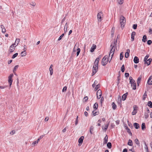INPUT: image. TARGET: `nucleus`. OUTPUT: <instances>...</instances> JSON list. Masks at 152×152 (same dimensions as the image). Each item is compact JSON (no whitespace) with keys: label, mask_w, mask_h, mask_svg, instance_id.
Here are the masks:
<instances>
[{"label":"nucleus","mask_w":152,"mask_h":152,"mask_svg":"<svg viewBox=\"0 0 152 152\" xmlns=\"http://www.w3.org/2000/svg\"><path fill=\"white\" fill-rule=\"evenodd\" d=\"M135 34H136L135 32L134 31H133L132 33L131 36H134L135 35Z\"/></svg>","instance_id":"774afa93"},{"label":"nucleus","mask_w":152,"mask_h":152,"mask_svg":"<svg viewBox=\"0 0 152 152\" xmlns=\"http://www.w3.org/2000/svg\"><path fill=\"white\" fill-rule=\"evenodd\" d=\"M68 28V24L67 23H66L65 24L64 26V32H66L67 31V29Z\"/></svg>","instance_id":"393cba45"},{"label":"nucleus","mask_w":152,"mask_h":152,"mask_svg":"<svg viewBox=\"0 0 152 152\" xmlns=\"http://www.w3.org/2000/svg\"><path fill=\"white\" fill-rule=\"evenodd\" d=\"M108 137L107 135H106L104 140L103 144H106L107 143L108 141Z\"/></svg>","instance_id":"f3484780"},{"label":"nucleus","mask_w":152,"mask_h":152,"mask_svg":"<svg viewBox=\"0 0 152 152\" xmlns=\"http://www.w3.org/2000/svg\"><path fill=\"white\" fill-rule=\"evenodd\" d=\"M120 23L121 24V28H123L126 23V19L123 16L121 15L120 17Z\"/></svg>","instance_id":"7ed1b4c3"},{"label":"nucleus","mask_w":152,"mask_h":152,"mask_svg":"<svg viewBox=\"0 0 152 152\" xmlns=\"http://www.w3.org/2000/svg\"><path fill=\"white\" fill-rule=\"evenodd\" d=\"M100 85L99 84H97L95 88V90H97L100 87Z\"/></svg>","instance_id":"09e8293b"},{"label":"nucleus","mask_w":152,"mask_h":152,"mask_svg":"<svg viewBox=\"0 0 152 152\" xmlns=\"http://www.w3.org/2000/svg\"><path fill=\"white\" fill-rule=\"evenodd\" d=\"M1 28H2V32L4 33L6 32V29L3 25H1L0 26Z\"/></svg>","instance_id":"412c9836"},{"label":"nucleus","mask_w":152,"mask_h":152,"mask_svg":"<svg viewBox=\"0 0 152 152\" xmlns=\"http://www.w3.org/2000/svg\"><path fill=\"white\" fill-rule=\"evenodd\" d=\"M107 146L109 148H111L112 147L111 143L110 142H108L107 144Z\"/></svg>","instance_id":"7c9ffc66"},{"label":"nucleus","mask_w":152,"mask_h":152,"mask_svg":"<svg viewBox=\"0 0 152 152\" xmlns=\"http://www.w3.org/2000/svg\"><path fill=\"white\" fill-rule=\"evenodd\" d=\"M134 61L135 64L138 63L139 62V59L137 57H134Z\"/></svg>","instance_id":"ddd939ff"},{"label":"nucleus","mask_w":152,"mask_h":152,"mask_svg":"<svg viewBox=\"0 0 152 152\" xmlns=\"http://www.w3.org/2000/svg\"><path fill=\"white\" fill-rule=\"evenodd\" d=\"M142 130H144L145 129V124L144 123H142Z\"/></svg>","instance_id":"c756f323"},{"label":"nucleus","mask_w":152,"mask_h":152,"mask_svg":"<svg viewBox=\"0 0 152 152\" xmlns=\"http://www.w3.org/2000/svg\"><path fill=\"white\" fill-rule=\"evenodd\" d=\"M13 76V74H11L8 77V82L10 84V87L12 82V77Z\"/></svg>","instance_id":"39448f33"},{"label":"nucleus","mask_w":152,"mask_h":152,"mask_svg":"<svg viewBox=\"0 0 152 152\" xmlns=\"http://www.w3.org/2000/svg\"><path fill=\"white\" fill-rule=\"evenodd\" d=\"M128 93H126L124 94H123L122 96V99L124 101L126 99L127 97V95Z\"/></svg>","instance_id":"aec40b11"},{"label":"nucleus","mask_w":152,"mask_h":152,"mask_svg":"<svg viewBox=\"0 0 152 152\" xmlns=\"http://www.w3.org/2000/svg\"><path fill=\"white\" fill-rule=\"evenodd\" d=\"M104 100V99L103 97H102L101 98L100 102L101 103H102V102H103Z\"/></svg>","instance_id":"338daca9"},{"label":"nucleus","mask_w":152,"mask_h":152,"mask_svg":"<svg viewBox=\"0 0 152 152\" xmlns=\"http://www.w3.org/2000/svg\"><path fill=\"white\" fill-rule=\"evenodd\" d=\"M137 25L136 24L133 25V29H135L137 28Z\"/></svg>","instance_id":"8fccbe9b"},{"label":"nucleus","mask_w":152,"mask_h":152,"mask_svg":"<svg viewBox=\"0 0 152 152\" xmlns=\"http://www.w3.org/2000/svg\"><path fill=\"white\" fill-rule=\"evenodd\" d=\"M77 47V46L76 45V44L74 48L73 52H75L76 51V50H77V49L76 48Z\"/></svg>","instance_id":"49530a36"},{"label":"nucleus","mask_w":152,"mask_h":152,"mask_svg":"<svg viewBox=\"0 0 152 152\" xmlns=\"http://www.w3.org/2000/svg\"><path fill=\"white\" fill-rule=\"evenodd\" d=\"M13 44H12L10 47V49L9 51V53H11L13 52L15 49L16 46H14Z\"/></svg>","instance_id":"6e6552de"},{"label":"nucleus","mask_w":152,"mask_h":152,"mask_svg":"<svg viewBox=\"0 0 152 152\" xmlns=\"http://www.w3.org/2000/svg\"><path fill=\"white\" fill-rule=\"evenodd\" d=\"M88 99V96H86L84 97V100L85 102H86Z\"/></svg>","instance_id":"6e6d98bb"},{"label":"nucleus","mask_w":152,"mask_h":152,"mask_svg":"<svg viewBox=\"0 0 152 152\" xmlns=\"http://www.w3.org/2000/svg\"><path fill=\"white\" fill-rule=\"evenodd\" d=\"M108 125H109V124H107V125H106L105 126V127L104 128H103V127L102 126V129L103 130H107V127H108Z\"/></svg>","instance_id":"e433bc0d"},{"label":"nucleus","mask_w":152,"mask_h":152,"mask_svg":"<svg viewBox=\"0 0 152 152\" xmlns=\"http://www.w3.org/2000/svg\"><path fill=\"white\" fill-rule=\"evenodd\" d=\"M95 110H94L93 111H92V114H93V115H94V116H95L97 114H96V112H95Z\"/></svg>","instance_id":"864d4df0"},{"label":"nucleus","mask_w":152,"mask_h":152,"mask_svg":"<svg viewBox=\"0 0 152 152\" xmlns=\"http://www.w3.org/2000/svg\"><path fill=\"white\" fill-rule=\"evenodd\" d=\"M131 85V86L132 87V89L133 90H135L136 88V83L135 82V81H133L132 83H130Z\"/></svg>","instance_id":"1a4fd4ad"},{"label":"nucleus","mask_w":152,"mask_h":152,"mask_svg":"<svg viewBox=\"0 0 152 152\" xmlns=\"http://www.w3.org/2000/svg\"><path fill=\"white\" fill-rule=\"evenodd\" d=\"M149 57V56L148 55H146L144 59V61L145 62H146V61L148 60L147 59Z\"/></svg>","instance_id":"c9c22d12"},{"label":"nucleus","mask_w":152,"mask_h":152,"mask_svg":"<svg viewBox=\"0 0 152 152\" xmlns=\"http://www.w3.org/2000/svg\"><path fill=\"white\" fill-rule=\"evenodd\" d=\"M18 65H16L14 67L13 70V72H14L16 71V70L18 69Z\"/></svg>","instance_id":"ea45409f"},{"label":"nucleus","mask_w":152,"mask_h":152,"mask_svg":"<svg viewBox=\"0 0 152 152\" xmlns=\"http://www.w3.org/2000/svg\"><path fill=\"white\" fill-rule=\"evenodd\" d=\"M141 78H142V76H141V75H140L138 78V79H137V84L138 86H139V84L140 83V82L141 81Z\"/></svg>","instance_id":"a211bd4d"},{"label":"nucleus","mask_w":152,"mask_h":152,"mask_svg":"<svg viewBox=\"0 0 152 152\" xmlns=\"http://www.w3.org/2000/svg\"><path fill=\"white\" fill-rule=\"evenodd\" d=\"M18 53H15V54H14L12 56V58H15L16 57H17L18 55Z\"/></svg>","instance_id":"4c0bfd02"},{"label":"nucleus","mask_w":152,"mask_h":152,"mask_svg":"<svg viewBox=\"0 0 152 152\" xmlns=\"http://www.w3.org/2000/svg\"><path fill=\"white\" fill-rule=\"evenodd\" d=\"M136 144L138 146H139L140 145V144L139 141L137 139H136L134 140Z\"/></svg>","instance_id":"b1692460"},{"label":"nucleus","mask_w":152,"mask_h":152,"mask_svg":"<svg viewBox=\"0 0 152 152\" xmlns=\"http://www.w3.org/2000/svg\"><path fill=\"white\" fill-rule=\"evenodd\" d=\"M107 57V56H105L102 58V65L105 66L107 64L108 61V59L106 60V58Z\"/></svg>","instance_id":"20e7f679"},{"label":"nucleus","mask_w":152,"mask_h":152,"mask_svg":"<svg viewBox=\"0 0 152 152\" xmlns=\"http://www.w3.org/2000/svg\"><path fill=\"white\" fill-rule=\"evenodd\" d=\"M129 79L130 80V83H132V82H133V81H134L133 79L132 78V77H129Z\"/></svg>","instance_id":"a18cd8bd"},{"label":"nucleus","mask_w":152,"mask_h":152,"mask_svg":"<svg viewBox=\"0 0 152 152\" xmlns=\"http://www.w3.org/2000/svg\"><path fill=\"white\" fill-rule=\"evenodd\" d=\"M127 144L128 145H129L130 146H132V140L130 139L129 140Z\"/></svg>","instance_id":"bb28decb"},{"label":"nucleus","mask_w":152,"mask_h":152,"mask_svg":"<svg viewBox=\"0 0 152 152\" xmlns=\"http://www.w3.org/2000/svg\"><path fill=\"white\" fill-rule=\"evenodd\" d=\"M84 139V137L83 136H82L79 138L78 140V142L79 143L78 145L79 146L80 145V144H82V143H83Z\"/></svg>","instance_id":"9d476101"},{"label":"nucleus","mask_w":152,"mask_h":152,"mask_svg":"<svg viewBox=\"0 0 152 152\" xmlns=\"http://www.w3.org/2000/svg\"><path fill=\"white\" fill-rule=\"evenodd\" d=\"M118 101L119 103L121 104V100L120 96H118Z\"/></svg>","instance_id":"473e14b6"},{"label":"nucleus","mask_w":152,"mask_h":152,"mask_svg":"<svg viewBox=\"0 0 152 152\" xmlns=\"http://www.w3.org/2000/svg\"><path fill=\"white\" fill-rule=\"evenodd\" d=\"M100 58V57L97 58L94 62V65L93 67L92 76L94 75L97 72L98 63Z\"/></svg>","instance_id":"f257e3e1"},{"label":"nucleus","mask_w":152,"mask_h":152,"mask_svg":"<svg viewBox=\"0 0 152 152\" xmlns=\"http://www.w3.org/2000/svg\"><path fill=\"white\" fill-rule=\"evenodd\" d=\"M148 105L151 108H152V102L151 101H149L148 102Z\"/></svg>","instance_id":"2f4dec72"},{"label":"nucleus","mask_w":152,"mask_h":152,"mask_svg":"<svg viewBox=\"0 0 152 152\" xmlns=\"http://www.w3.org/2000/svg\"><path fill=\"white\" fill-rule=\"evenodd\" d=\"M148 83L149 85H152V76L149 77L148 81Z\"/></svg>","instance_id":"9b49d317"},{"label":"nucleus","mask_w":152,"mask_h":152,"mask_svg":"<svg viewBox=\"0 0 152 152\" xmlns=\"http://www.w3.org/2000/svg\"><path fill=\"white\" fill-rule=\"evenodd\" d=\"M124 0H118V2L120 4H122Z\"/></svg>","instance_id":"79ce46f5"},{"label":"nucleus","mask_w":152,"mask_h":152,"mask_svg":"<svg viewBox=\"0 0 152 152\" xmlns=\"http://www.w3.org/2000/svg\"><path fill=\"white\" fill-rule=\"evenodd\" d=\"M123 52H121L120 53V60H121L123 58Z\"/></svg>","instance_id":"72a5a7b5"},{"label":"nucleus","mask_w":152,"mask_h":152,"mask_svg":"<svg viewBox=\"0 0 152 152\" xmlns=\"http://www.w3.org/2000/svg\"><path fill=\"white\" fill-rule=\"evenodd\" d=\"M145 118H147L148 117V114L145 113Z\"/></svg>","instance_id":"69168bd1"},{"label":"nucleus","mask_w":152,"mask_h":152,"mask_svg":"<svg viewBox=\"0 0 152 152\" xmlns=\"http://www.w3.org/2000/svg\"><path fill=\"white\" fill-rule=\"evenodd\" d=\"M64 36V34H61V35L58 38V40L60 41V40H61V39L62 37Z\"/></svg>","instance_id":"de8ad7c7"},{"label":"nucleus","mask_w":152,"mask_h":152,"mask_svg":"<svg viewBox=\"0 0 152 152\" xmlns=\"http://www.w3.org/2000/svg\"><path fill=\"white\" fill-rule=\"evenodd\" d=\"M94 108L95 109V110L97 109L98 107V104L96 102L95 103L94 105Z\"/></svg>","instance_id":"cd10ccee"},{"label":"nucleus","mask_w":152,"mask_h":152,"mask_svg":"<svg viewBox=\"0 0 152 152\" xmlns=\"http://www.w3.org/2000/svg\"><path fill=\"white\" fill-rule=\"evenodd\" d=\"M142 40L144 42H146V41L147 40L146 36L145 35H144L143 36Z\"/></svg>","instance_id":"a878e982"},{"label":"nucleus","mask_w":152,"mask_h":152,"mask_svg":"<svg viewBox=\"0 0 152 152\" xmlns=\"http://www.w3.org/2000/svg\"><path fill=\"white\" fill-rule=\"evenodd\" d=\"M102 95V92L101 90L100 89L98 90L97 91L96 93L97 99H99L101 98Z\"/></svg>","instance_id":"0eeeda50"},{"label":"nucleus","mask_w":152,"mask_h":152,"mask_svg":"<svg viewBox=\"0 0 152 152\" xmlns=\"http://www.w3.org/2000/svg\"><path fill=\"white\" fill-rule=\"evenodd\" d=\"M102 13L101 12H100L98 13L97 17L99 21L100 22L101 21L102 18Z\"/></svg>","instance_id":"423d86ee"},{"label":"nucleus","mask_w":152,"mask_h":152,"mask_svg":"<svg viewBox=\"0 0 152 152\" xmlns=\"http://www.w3.org/2000/svg\"><path fill=\"white\" fill-rule=\"evenodd\" d=\"M38 143L37 142L35 141L32 143V145L34 146L35 145L37 144Z\"/></svg>","instance_id":"13d9d810"},{"label":"nucleus","mask_w":152,"mask_h":152,"mask_svg":"<svg viewBox=\"0 0 152 152\" xmlns=\"http://www.w3.org/2000/svg\"><path fill=\"white\" fill-rule=\"evenodd\" d=\"M152 43V41L151 40H148L147 41V44L149 45H151Z\"/></svg>","instance_id":"4d7b16f0"},{"label":"nucleus","mask_w":152,"mask_h":152,"mask_svg":"<svg viewBox=\"0 0 152 152\" xmlns=\"http://www.w3.org/2000/svg\"><path fill=\"white\" fill-rule=\"evenodd\" d=\"M77 56L79 55V54L80 52V48H77Z\"/></svg>","instance_id":"f704fd0d"},{"label":"nucleus","mask_w":152,"mask_h":152,"mask_svg":"<svg viewBox=\"0 0 152 152\" xmlns=\"http://www.w3.org/2000/svg\"><path fill=\"white\" fill-rule=\"evenodd\" d=\"M151 60V58H149L146 61V62H145V63L147 64L148 65H149L150 64Z\"/></svg>","instance_id":"dca6fc26"},{"label":"nucleus","mask_w":152,"mask_h":152,"mask_svg":"<svg viewBox=\"0 0 152 152\" xmlns=\"http://www.w3.org/2000/svg\"><path fill=\"white\" fill-rule=\"evenodd\" d=\"M15 133V131L14 130H12V131L10 133V134H14Z\"/></svg>","instance_id":"0e129e2a"},{"label":"nucleus","mask_w":152,"mask_h":152,"mask_svg":"<svg viewBox=\"0 0 152 152\" xmlns=\"http://www.w3.org/2000/svg\"><path fill=\"white\" fill-rule=\"evenodd\" d=\"M115 45V42H114L113 44H111V45L110 47L111 48V49L109 55V58L110 56V55H111V59H110V60L109 61V62H110L112 58L113 57V54L114 53V52L115 50V47H114Z\"/></svg>","instance_id":"f03ea898"},{"label":"nucleus","mask_w":152,"mask_h":152,"mask_svg":"<svg viewBox=\"0 0 152 152\" xmlns=\"http://www.w3.org/2000/svg\"><path fill=\"white\" fill-rule=\"evenodd\" d=\"M26 53L25 51H23L21 53V57H23L26 56Z\"/></svg>","instance_id":"5701e85b"},{"label":"nucleus","mask_w":152,"mask_h":152,"mask_svg":"<svg viewBox=\"0 0 152 152\" xmlns=\"http://www.w3.org/2000/svg\"><path fill=\"white\" fill-rule=\"evenodd\" d=\"M121 71L122 72H124V71L125 70V68H124V65H122L121 67Z\"/></svg>","instance_id":"58836bf2"},{"label":"nucleus","mask_w":152,"mask_h":152,"mask_svg":"<svg viewBox=\"0 0 152 152\" xmlns=\"http://www.w3.org/2000/svg\"><path fill=\"white\" fill-rule=\"evenodd\" d=\"M67 87L66 86H64L62 89V92H64L66 91V90Z\"/></svg>","instance_id":"5fc2aeb1"},{"label":"nucleus","mask_w":152,"mask_h":152,"mask_svg":"<svg viewBox=\"0 0 152 152\" xmlns=\"http://www.w3.org/2000/svg\"><path fill=\"white\" fill-rule=\"evenodd\" d=\"M127 132H128L129 133H130V134H131V135H132V133H131V131H130V129H129V128H127Z\"/></svg>","instance_id":"052dcab7"},{"label":"nucleus","mask_w":152,"mask_h":152,"mask_svg":"<svg viewBox=\"0 0 152 152\" xmlns=\"http://www.w3.org/2000/svg\"><path fill=\"white\" fill-rule=\"evenodd\" d=\"M96 48V46L94 44L93 46L91 48L90 51L91 52H93L95 49Z\"/></svg>","instance_id":"4468645a"},{"label":"nucleus","mask_w":152,"mask_h":152,"mask_svg":"<svg viewBox=\"0 0 152 152\" xmlns=\"http://www.w3.org/2000/svg\"><path fill=\"white\" fill-rule=\"evenodd\" d=\"M93 129H94V128L93 127V126H91L90 128V132L91 134H92V131L93 130Z\"/></svg>","instance_id":"a19ab883"},{"label":"nucleus","mask_w":152,"mask_h":152,"mask_svg":"<svg viewBox=\"0 0 152 152\" xmlns=\"http://www.w3.org/2000/svg\"><path fill=\"white\" fill-rule=\"evenodd\" d=\"M112 108L114 110H115L116 108V105L114 102L112 103Z\"/></svg>","instance_id":"c85d7f7f"},{"label":"nucleus","mask_w":152,"mask_h":152,"mask_svg":"<svg viewBox=\"0 0 152 152\" xmlns=\"http://www.w3.org/2000/svg\"><path fill=\"white\" fill-rule=\"evenodd\" d=\"M134 126L136 129H138L140 128L139 124L136 123H135L134 124Z\"/></svg>","instance_id":"4be33fe9"},{"label":"nucleus","mask_w":152,"mask_h":152,"mask_svg":"<svg viewBox=\"0 0 152 152\" xmlns=\"http://www.w3.org/2000/svg\"><path fill=\"white\" fill-rule=\"evenodd\" d=\"M20 42V39L18 38L16 39L15 42L13 44H12L13 45H15L16 46L18 44H19Z\"/></svg>","instance_id":"f8f14e48"},{"label":"nucleus","mask_w":152,"mask_h":152,"mask_svg":"<svg viewBox=\"0 0 152 152\" xmlns=\"http://www.w3.org/2000/svg\"><path fill=\"white\" fill-rule=\"evenodd\" d=\"M133 108L134 110H135L137 111V110L138 108L137 107L136 105H134L133 106Z\"/></svg>","instance_id":"bf43d9fd"},{"label":"nucleus","mask_w":152,"mask_h":152,"mask_svg":"<svg viewBox=\"0 0 152 152\" xmlns=\"http://www.w3.org/2000/svg\"><path fill=\"white\" fill-rule=\"evenodd\" d=\"M78 116H77L76 119V121H75V124L76 125H77L78 124Z\"/></svg>","instance_id":"680f3d73"},{"label":"nucleus","mask_w":152,"mask_h":152,"mask_svg":"<svg viewBox=\"0 0 152 152\" xmlns=\"http://www.w3.org/2000/svg\"><path fill=\"white\" fill-rule=\"evenodd\" d=\"M129 76V74L128 73H126L125 74V76L126 77H128Z\"/></svg>","instance_id":"e2e57ef3"},{"label":"nucleus","mask_w":152,"mask_h":152,"mask_svg":"<svg viewBox=\"0 0 152 152\" xmlns=\"http://www.w3.org/2000/svg\"><path fill=\"white\" fill-rule=\"evenodd\" d=\"M129 49H127V52L126 53L125 55V56L126 58H128L129 56V53L130 52Z\"/></svg>","instance_id":"2eb2a0df"},{"label":"nucleus","mask_w":152,"mask_h":152,"mask_svg":"<svg viewBox=\"0 0 152 152\" xmlns=\"http://www.w3.org/2000/svg\"><path fill=\"white\" fill-rule=\"evenodd\" d=\"M97 83V81L96 80H95L94 83L92 85V87H94L96 85Z\"/></svg>","instance_id":"37998d69"},{"label":"nucleus","mask_w":152,"mask_h":152,"mask_svg":"<svg viewBox=\"0 0 152 152\" xmlns=\"http://www.w3.org/2000/svg\"><path fill=\"white\" fill-rule=\"evenodd\" d=\"M53 66L52 64H51L50 65V68H49V70L50 71V74L51 75H52L53 73V68L52 67Z\"/></svg>","instance_id":"6ab92c4d"},{"label":"nucleus","mask_w":152,"mask_h":152,"mask_svg":"<svg viewBox=\"0 0 152 152\" xmlns=\"http://www.w3.org/2000/svg\"><path fill=\"white\" fill-rule=\"evenodd\" d=\"M146 96H147V94L145 93L143 95V99H142L143 100H145L146 97Z\"/></svg>","instance_id":"c03bdc74"},{"label":"nucleus","mask_w":152,"mask_h":152,"mask_svg":"<svg viewBox=\"0 0 152 152\" xmlns=\"http://www.w3.org/2000/svg\"><path fill=\"white\" fill-rule=\"evenodd\" d=\"M137 112V111L135 110H134L133 111L132 113V115H134L136 114Z\"/></svg>","instance_id":"3c124183"},{"label":"nucleus","mask_w":152,"mask_h":152,"mask_svg":"<svg viewBox=\"0 0 152 152\" xmlns=\"http://www.w3.org/2000/svg\"><path fill=\"white\" fill-rule=\"evenodd\" d=\"M145 145L146 146V147L145 148V149L146 150V152H148V147L146 145V143L145 142Z\"/></svg>","instance_id":"603ef678"}]
</instances>
